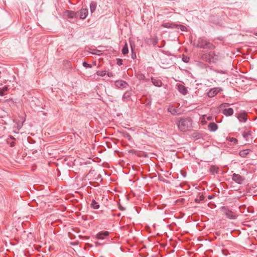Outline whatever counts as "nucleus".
Returning a JSON list of instances; mask_svg holds the SVG:
<instances>
[{
  "label": "nucleus",
  "mask_w": 257,
  "mask_h": 257,
  "mask_svg": "<svg viewBox=\"0 0 257 257\" xmlns=\"http://www.w3.org/2000/svg\"><path fill=\"white\" fill-rule=\"evenodd\" d=\"M177 124L178 129L183 132L190 131L192 128V120L190 118H180Z\"/></svg>",
  "instance_id": "1"
},
{
  "label": "nucleus",
  "mask_w": 257,
  "mask_h": 257,
  "mask_svg": "<svg viewBox=\"0 0 257 257\" xmlns=\"http://www.w3.org/2000/svg\"><path fill=\"white\" fill-rule=\"evenodd\" d=\"M201 58L203 60L209 63H215L219 60L218 55L216 54L214 51H210L203 54L201 56Z\"/></svg>",
  "instance_id": "2"
},
{
  "label": "nucleus",
  "mask_w": 257,
  "mask_h": 257,
  "mask_svg": "<svg viewBox=\"0 0 257 257\" xmlns=\"http://www.w3.org/2000/svg\"><path fill=\"white\" fill-rule=\"evenodd\" d=\"M196 46L198 48L209 50H213L215 48V45L212 43L203 38H199L198 39Z\"/></svg>",
  "instance_id": "3"
},
{
  "label": "nucleus",
  "mask_w": 257,
  "mask_h": 257,
  "mask_svg": "<svg viewBox=\"0 0 257 257\" xmlns=\"http://www.w3.org/2000/svg\"><path fill=\"white\" fill-rule=\"evenodd\" d=\"M221 210L227 218L230 219H235L237 217L235 213L232 212L231 210H229L225 207H223L221 208Z\"/></svg>",
  "instance_id": "4"
},
{
  "label": "nucleus",
  "mask_w": 257,
  "mask_h": 257,
  "mask_svg": "<svg viewBox=\"0 0 257 257\" xmlns=\"http://www.w3.org/2000/svg\"><path fill=\"white\" fill-rule=\"evenodd\" d=\"M242 137L247 142H252L253 138L252 137V133L249 129H246L242 132Z\"/></svg>",
  "instance_id": "5"
},
{
  "label": "nucleus",
  "mask_w": 257,
  "mask_h": 257,
  "mask_svg": "<svg viewBox=\"0 0 257 257\" xmlns=\"http://www.w3.org/2000/svg\"><path fill=\"white\" fill-rule=\"evenodd\" d=\"M237 117L240 122H244L247 120V113L245 111H243L238 113L237 115Z\"/></svg>",
  "instance_id": "6"
},
{
  "label": "nucleus",
  "mask_w": 257,
  "mask_h": 257,
  "mask_svg": "<svg viewBox=\"0 0 257 257\" xmlns=\"http://www.w3.org/2000/svg\"><path fill=\"white\" fill-rule=\"evenodd\" d=\"M167 110L173 115H177L180 114L178 109L171 105L168 106Z\"/></svg>",
  "instance_id": "7"
},
{
  "label": "nucleus",
  "mask_w": 257,
  "mask_h": 257,
  "mask_svg": "<svg viewBox=\"0 0 257 257\" xmlns=\"http://www.w3.org/2000/svg\"><path fill=\"white\" fill-rule=\"evenodd\" d=\"M220 89L218 88H213L211 89L208 92L207 95L209 97H213L215 96L219 92Z\"/></svg>",
  "instance_id": "8"
},
{
  "label": "nucleus",
  "mask_w": 257,
  "mask_h": 257,
  "mask_svg": "<svg viewBox=\"0 0 257 257\" xmlns=\"http://www.w3.org/2000/svg\"><path fill=\"white\" fill-rule=\"evenodd\" d=\"M127 83L123 80H117L115 82V85L118 88H123L126 87Z\"/></svg>",
  "instance_id": "9"
},
{
  "label": "nucleus",
  "mask_w": 257,
  "mask_h": 257,
  "mask_svg": "<svg viewBox=\"0 0 257 257\" xmlns=\"http://www.w3.org/2000/svg\"><path fill=\"white\" fill-rule=\"evenodd\" d=\"M232 180L238 184H240L242 180V177L239 174H233L232 175Z\"/></svg>",
  "instance_id": "10"
},
{
  "label": "nucleus",
  "mask_w": 257,
  "mask_h": 257,
  "mask_svg": "<svg viewBox=\"0 0 257 257\" xmlns=\"http://www.w3.org/2000/svg\"><path fill=\"white\" fill-rule=\"evenodd\" d=\"M88 10L87 9H82L79 11L80 18L81 19H84L88 15Z\"/></svg>",
  "instance_id": "11"
},
{
  "label": "nucleus",
  "mask_w": 257,
  "mask_h": 257,
  "mask_svg": "<svg viewBox=\"0 0 257 257\" xmlns=\"http://www.w3.org/2000/svg\"><path fill=\"white\" fill-rule=\"evenodd\" d=\"M222 113L226 116H231L233 113V110L231 107L225 108L222 110Z\"/></svg>",
  "instance_id": "12"
},
{
  "label": "nucleus",
  "mask_w": 257,
  "mask_h": 257,
  "mask_svg": "<svg viewBox=\"0 0 257 257\" xmlns=\"http://www.w3.org/2000/svg\"><path fill=\"white\" fill-rule=\"evenodd\" d=\"M178 89L179 91L183 95H186L188 91L187 88L182 84H178Z\"/></svg>",
  "instance_id": "13"
},
{
  "label": "nucleus",
  "mask_w": 257,
  "mask_h": 257,
  "mask_svg": "<svg viewBox=\"0 0 257 257\" xmlns=\"http://www.w3.org/2000/svg\"><path fill=\"white\" fill-rule=\"evenodd\" d=\"M108 234L109 232L108 231H105L104 232H101L97 234L96 237L98 239H103L105 237L108 236Z\"/></svg>",
  "instance_id": "14"
},
{
  "label": "nucleus",
  "mask_w": 257,
  "mask_h": 257,
  "mask_svg": "<svg viewBox=\"0 0 257 257\" xmlns=\"http://www.w3.org/2000/svg\"><path fill=\"white\" fill-rule=\"evenodd\" d=\"M152 82L155 86L158 87L161 86L162 84V81L158 78H152Z\"/></svg>",
  "instance_id": "15"
},
{
  "label": "nucleus",
  "mask_w": 257,
  "mask_h": 257,
  "mask_svg": "<svg viewBox=\"0 0 257 257\" xmlns=\"http://www.w3.org/2000/svg\"><path fill=\"white\" fill-rule=\"evenodd\" d=\"M65 15L69 18H74L76 17V13L71 11H67L65 12Z\"/></svg>",
  "instance_id": "16"
},
{
  "label": "nucleus",
  "mask_w": 257,
  "mask_h": 257,
  "mask_svg": "<svg viewBox=\"0 0 257 257\" xmlns=\"http://www.w3.org/2000/svg\"><path fill=\"white\" fill-rule=\"evenodd\" d=\"M218 128L217 125L214 122H211L208 124V129L211 132H215Z\"/></svg>",
  "instance_id": "17"
},
{
  "label": "nucleus",
  "mask_w": 257,
  "mask_h": 257,
  "mask_svg": "<svg viewBox=\"0 0 257 257\" xmlns=\"http://www.w3.org/2000/svg\"><path fill=\"white\" fill-rule=\"evenodd\" d=\"M251 152L250 149L243 150L239 152V154L241 157H246Z\"/></svg>",
  "instance_id": "18"
},
{
  "label": "nucleus",
  "mask_w": 257,
  "mask_h": 257,
  "mask_svg": "<svg viewBox=\"0 0 257 257\" xmlns=\"http://www.w3.org/2000/svg\"><path fill=\"white\" fill-rule=\"evenodd\" d=\"M8 87L7 86H5L3 88H0V95L3 96L6 94V92L8 90Z\"/></svg>",
  "instance_id": "19"
},
{
  "label": "nucleus",
  "mask_w": 257,
  "mask_h": 257,
  "mask_svg": "<svg viewBox=\"0 0 257 257\" xmlns=\"http://www.w3.org/2000/svg\"><path fill=\"white\" fill-rule=\"evenodd\" d=\"M91 206L93 208H94L95 209H97L99 208V205L98 204V203L97 202H96L95 200H93L92 201V202H91Z\"/></svg>",
  "instance_id": "20"
},
{
  "label": "nucleus",
  "mask_w": 257,
  "mask_h": 257,
  "mask_svg": "<svg viewBox=\"0 0 257 257\" xmlns=\"http://www.w3.org/2000/svg\"><path fill=\"white\" fill-rule=\"evenodd\" d=\"M128 46H127V43L125 42V45L122 49V53L123 55H126L128 53Z\"/></svg>",
  "instance_id": "21"
},
{
  "label": "nucleus",
  "mask_w": 257,
  "mask_h": 257,
  "mask_svg": "<svg viewBox=\"0 0 257 257\" xmlns=\"http://www.w3.org/2000/svg\"><path fill=\"white\" fill-rule=\"evenodd\" d=\"M90 11L92 13H93L96 8V4L94 2H92L90 5Z\"/></svg>",
  "instance_id": "22"
},
{
  "label": "nucleus",
  "mask_w": 257,
  "mask_h": 257,
  "mask_svg": "<svg viewBox=\"0 0 257 257\" xmlns=\"http://www.w3.org/2000/svg\"><path fill=\"white\" fill-rule=\"evenodd\" d=\"M174 26H175L176 28L180 29L182 31H187V28L185 26H184V25H174Z\"/></svg>",
  "instance_id": "23"
},
{
  "label": "nucleus",
  "mask_w": 257,
  "mask_h": 257,
  "mask_svg": "<svg viewBox=\"0 0 257 257\" xmlns=\"http://www.w3.org/2000/svg\"><path fill=\"white\" fill-rule=\"evenodd\" d=\"M227 140L230 142H232L234 144H237L238 143V140L234 138L229 137L227 138Z\"/></svg>",
  "instance_id": "24"
},
{
  "label": "nucleus",
  "mask_w": 257,
  "mask_h": 257,
  "mask_svg": "<svg viewBox=\"0 0 257 257\" xmlns=\"http://www.w3.org/2000/svg\"><path fill=\"white\" fill-rule=\"evenodd\" d=\"M96 74L98 76L103 77L106 74V71L104 70H99L96 72Z\"/></svg>",
  "instance_id": "25"
},
{
  "label": "nucleus",
  "mask_w": 257,
  "mask_h": 257,
  "mask_svg": "<svg viewBox=\"0 0 257 257\" xmlns=\"http://www.w3.org/2000/svg\"><path fill=\"white\" fill-rule=\"evenodd\" d=\"M205 116H206L205 115H202V116L200 118L201 123L202 125L205 124L206 123V122H207V121H206V120L205 119Z\"/></svg>",
  "instance_id": "26"
},
{
  "label": "nucleus",
  "mask_w": 257,
  "mask_h": 257,
  "mask_svg": "<svg viewBox=\"0 0 257 257\" xmlns=\"http://www.w3.org/2000/svg\"><path fill=\"white\" fill-rule=\"evenodd\" d=\"M83 66L86 68H91V66L90 64L87 63V62H83Z\"/></svg>",
  "instance_id": "27"
},
{
  "label": "nucleus",
  "mask_w": 257,
  "mask_h": 257,
  "mask_svg": "<svg viewBox=\"0 0 257 257\" xmlns=\"http://www.w3.org/2000/svg\"><path fill=\"white\" fill-rule=\"evenodd\" d=\"M137 77L140 80H144L145 78V76L142 74H138Z\"/></svg>",
  "instance_id": "28"
},
{
  "label": "nucleus",
  "mask_w": 257,
  "mask_h": 257,
  "mask_svg": "<svg viewBox=\"0 0 257 257\" xmlns=\"http://www.w3.org/2000/svg\"><path fill=\"white\" fill-rule=\"evenodd\" d=\"M210 170L211 172H217V168H215L214 166H212L210 168Z\"/></svg>",
  "instance_id": "29"
},
{
  "label": "nucleus",
  "mask_w": 257,
  "mask_h": 257,
  "mask_svg": "<svg viewBox=\"0 0 257 257\" xmlns=\"http://www.w3.org/2000/svg\"><path fill=\"white\" fill-rule=\"evenodd\" d=\"M162 26L164 28H172V27L169 24H164L162 25Z\"/></svg>",
  "instance_id": "30"
},
{
  "label": "nucleus",
  "mask_w": 257,
  "mask_h": 257,
  "mask_svg": "<svg viewBox=\"0 0 257 257\" xmlns=\"http://www.w3.org/2000/svg\"><path fill=\"white\" fill-rule=\"evenodd\" d=\"M229 105V103H224L220 105V107H225Z\"/></svg>",
  "instance_id": "31"
},
{
  "label": "nucleus",
  "mask_w": 257,
  "mask_h": 257,
  "mask_svg": "<svg viewBox=\"0 0 257 257\" xmlns=\"http://www.w3.org/2000/svg\"><path fill=\"white\" fill-rule=\"evenodd\" d=\"M117 64L118 65H122V60H121V59H118V60H117Z\"/></svg>",
  "instance_id": "32"
},
{
  "label": "nucleus",
  "mask_w": 257,
  "mask_h": 257,
  "mask_svg": "<svg viewBox=\"0 0 257 257\" xmlns=\"http://www.w3.org/2000/svg\"><path fill=\"white\" fill-rule=\"evenodd\" d=\"M107 75L109 77H112L113 76V74L112 72H109L107 73Z\"/></svg>",
  "instance_id": "33"
},
{
  "label": "nucleus",
  "mask_w": 257,
  "mask_h": 257,
  "mask_svg": "<svg viewBox=\"0 0 257 257\" xmlns=\"http://www.w3.org/2000/svg\"><path fill=\"white\" fill-rule=\"evenodd\" d=\"M207 119L208 120H210L211 119H212V116H208V117H207Z\"/></svg>",
  "instance_id": "34"
},
{
  "label": "nucleus",
  "mask_w": 257,
  "mask_h": 257,
  "mask_svg": "<svg viewBox=\"0 0 257 257\" xmlns=\"http://www.w3.org/2000/svg\"><path fill=\"white\" fill-rule=\"evenodd\" d=\"M253 33L254 35L257 36V30H254Z\"/></svg>",
  "instance_id": "35"
},
{
  "label": "nucleus",
  "mask_w": 257,
  "mask_h": 257,
  "mask_svg": "<svg viewBox=\"0 0 257 257\" xmlns=\"http://www.w3.org/2000/svg\"><path fill=\"white\" fill-rule=\"evenodd\" d=\"M127 136H128V137L129 139L130 140V139H131V136H130V135H128Z\"/></svg>",
  "instance_id": "36"
},
{
  "label": "nucleus",
  "mask_w": 257,
  "mask_h": 257,
  "mask_svg": "<svg viewBox=\"0 0 257 257\" xmlns=\"http://www.w3.org/2000/svg\"><path fill=\"white\" fill-rule=\"evenodd\" d=\"M186 60H187V59H185V60H184V61L187 62Z\"/></svg>",
  "instance_id": "37"
},
{
  "label": "nucleus",
  "mask_w": 257,
  "mask_h": 257,
  "mask_svg": "<svg viewBox=\"0 0 257 257\" xmlns=\"http://www.w3.org/2000/svg\"><path fill=\"white\" fill-rule=\"evenodd\" d=\"M186 60H187V59H185V60H184V61L187 62Z\"/></svg>",
  "instance_id": "38"
},
{
  "label": "nucleus",
  "mask_w": 257,
  "mask_h": 257,
  "mask_svg": "<svg viewBox=\"0 0 257 257\" xmlns=\"http://www.w3.org/2000/svg\"><path fill=\"white\" fill-rule=\"evenodd\" d=\"M131 47H132V45H131ZM132 51L133 50V48H132Z\"/></svg>",
  "instance_id": "39"
}]
</instances>
